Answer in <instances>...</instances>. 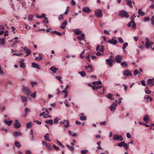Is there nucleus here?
<instances>
[{
    "mask_svg": "<svg viewBox=\"0 0 154 154\" xmlns=\"http://www.w3.org/2000/svg\"><path fill=\"white\" fill-rule=\"evenodd\" d=\"M119 15L121 17H129V15L128 13L123 11H121Z\"/></svg>",
    "mask_w": 154,
    "mask_h": 154,
    "instance_id": "nucleus-4",
    "label": "nucleus"
},
{
    "mask_svg": "<svg viewBox=\"0 0 154 154\" xmlns=\"http://www.w3.org/2000/svg\"><path fill=\"white\" fill-rule=\"evenodd\" d=\"M33 17V16L32 15H29L28 17V20H31L32 19Z\"/></svg>",
    "mask_w": 154,
    "mask_h": 154,
    "instance_id": "nucleus-55",
    "label": "nucleus"
},
{
    "mask_svg": "<svg viewBox=\"0 0 154 154\" xmlns=\"http://www.w3.org/2000/svg\"><path fill=\"white\" fill-rule=\"evenodd\" d=\"M75 34L76 35H78L81 34L82 32V31H80L79 29L75 30Z\"/></svg>",
    "mask_w": 154,
    "mask_h": 154,
    "instance_id": "nucleus-36",
    "label": "nucleus"
},
{
    "mask_svg": "<svg viewBox=\"0 0 154 154\" xmlns=\"http://www.w3.org/2000/svg\"><path fill=\"white\" fill-rule=\"evenodd\" d=\"M89 68L88 70L89 72H92L93 68L91 65H89Z\"/></svg>",
    "mask_w": 154,
    "mask_h": 154,
    "instance_id": "nucleus-48",
    "label": "nucleus"
},
{
    "mask_svg": "<svg viewBox=\"0 0 154 154\" xmlns=\"http://www.w3.org/2000/svg\"><path fill=\"white\" fill-rule=\"evenodd\" d=\"M124 144L123 146L125 148L126 150H127L129 147L127 143H125H125H124Z\"/></svg>",
    "mask_w": 154,
    "mask_h": 154,
    "instance_id": "nucleus-46",
    "label": "nucleus"
},
{
    "mask_svg": "<svg viewBox=\"0 0 154 154\" xmlns=\"http://www.w3.org/2000/svg\"><path fill=\"white\" fill-rule=\"evenodd\" d=\"M145 93L147 94H149L151 92V91L149 90V89H147V90L145 89Z\"/></svg>",
    "mask_w": 154,
    "mask_h": 154,
    "instance_id": "nucleus-50",
    "label": "nucleus"
},
{
    "mask_svg": "<svg viewBox=\"0 0 154 154\" xmlns=\"http://www.w3.org/2000/svg\"><path fill=\"white\" fill-rule=\"evenodd\" d=\"M42 143L45 146V148L48 149L49 151H51L52 149V147L51 146L50 144H48L45 141H42Z\"/></svg>",
    "mask_w": 154,
    "mask_h": 154,
    "instance_id": "nucleus-1",
    "label": "nucleus"
},
{
    "mask_svg": "<svg viewBox=\"0 0 154 154\" xmlns=\"http://www.w3.org/2000/svg\"><path fill=\"white\" fill-rule=\"evenodd\" d=\"M88 150H83L81 151V152L82 154H86L88 152Z\"/></svg>",
    "mask_w": 154,
    "mask_h": 154,
    "instance_id": "nucleus-41",
    "label": "nucleus"
},
{
    "mask_svg": "<svg viewBox=\"0 0 154 154\" xmlns=\"http://www.w3.org/2000/svg\"><path fill=\"white\" fill-rule=\"evenodd\" d=\"M79 117L80 119L81 120H86L87 119L86 117L85 116H81L80 115H79Z\"/></svg>",
    "mask_w": 154,
    "mask_h": 154,
    "instance_id": "nucleus-29",
    "label": "nucleus"
},
{
    "mask_svg": "<svg viewBox=\"0 0 154 154\" xmlns=\"http://www.w3.org/2000/svg\"><path fill=\"white\" fill-rule=\"evenodd\" d=\"M14 144L16 147H17L18 148L20 147L21 146V145L20 144V143L18 141H15Z\"/></svg>",
    "mask_w": 154,
    "mask_h": 154,
    "instance_id": "nucleus-27",
    "label": "nucleus"
},
{
    "mask_svg": "<svg viewBox=\"0 0 154 154\" xmlns=\"http://www.w3.org/2000/svg\"><path fill=\"white\" fill-rule=\"evenodd\" d=\"M60 119L58 118L57 117H56L54 120V122L55 123H57L59 120H60Z\"/></svg>",
    "mask_w": 154,
    "mask_h": 154,
    "instance_id": "nucleus-44",
    "label": "nucleus"
},
{
    "mask_svg": "<svg viewBox=\"0 0 154 154\" xmlns=\"http://www.w3.org/2000/svg\"><path fill=\"white\" fill-rule=\"evenodd\" d=\"M21 100L22 101L25 102L27 100V99L25 97H24L23 96H21Z\"/></svg>",
    "mask_w": 154,
    "mask_h": 154,
    "instance_id": "nucleus-43",
    "label": "nucleus"
},
{
    "mask_svg": "<svg viewBox=\"0 0 154 154\" xmlns=\"http://www.w3.org/2000/svg\"><path fill=\"white\" fill-rule=\"evenodd\" d=\"M91 87L94 90L97 91V86H96L94 85H92Z\"/></svg>",
    "mask_w": 154,
    "mask_h": 154,
    "instance_id": "nucleus-57",
    "label": "nucleus"
},
{
    "mask_svg": "<svg viewBox=\"0 0 154 154\" xmlns=\"http://www.w3.org/2000/svg\"><path fill=\"white\" fill-rule=\"evenodd\" d=\"M67 24V20H66L64 22L61 24L60 28L62 29H64L66 27V26Z\"/></svg>",
    "mask_w": 154,
    "mask_h": 154,
    "instance_id": "nucleus-14",
    "label": "nucleus"
},
{
    "mask_svg": "<svg viewBox=\"0 0 154 154\" xmlns=\"http://www.w3.org/2000/svg\"><path fill=\"white\" fill-rule=\"evenodd\" d=\"M127 1V5L130 7V8H132V2L131 1L128 0Z\"/></svg>",
    "mask_w": 154,
    "mask_h": 154,
    "instance_id": "nucleus-31",
    "label": "nucleus"
},
{
    "mask_svg": "<svg viewBox=\"0 0 154 154\" xmlns=\"http://www.w3.org/2000/svg\"><path fill=\"white\" fill-rule=\"evenodd\" d=\"M49 137V135L48 133H47L44 136V137L45 140L47 141H50V140L48 138Z\"/></svg>",
    "mask_w": 154,
    "mask_h": 154,
    "instance_id": "nucleus-30",
    "label": "nucleus"
},
{
    "mask_svg": "<svg viewBox=\"0 0 154 154\" xmlns=\"http://www.w3.org/2000/svg\"><path fill=\"white\" fill-rule=\"evenodd\" d=\"M45 123L48 124L52 125L53 124V120L51 119L47 120L45 121Z\"/></svg>",
    "mask_w": 154,
    "mask_h": 154,
    "instance_id": "nucleus-25",
    "label": "nucleus"
},
{
    "mask_svg": "<svg viewBox=\"0 0 154 154\" xmlns=\"http://www.w3.org/2000/svg\"><path fill=\"white\" fill-rule=\"evenodd\" d=\"M124 143H125V142L123 141L121 142L120 143H118L117 146L119 147H122V146H123L124 144Z\"/></svg>",
    "mask_w": 154,
    "mask_h": 154,
    "instance_id": "nucleus-45",
    "label": "nucleus"
},
{
    "mask_svg": "<svg viewBox=\"0 0 154 154\" xmlns=\"http://www.w3.org/2000/svg\"><path fill=\"white\" fill-rule=\"evenodd\" d=\"M24 50L27 54L25 56H27L31 54V51L29 49H28L26 47H25L24 48Z\"/></svg>",
    "mask_w": 154,
    "mask_h": 154,
    "instance_id": "nucleus-13",
    "label": "nucleus"
},
{
    "mask_svg": "<svg viewBox=\"0 0 154 154\" xmlns=\"http://www.w3.org/2000/svg\"><path fill=\"white\" fill-rule=\"evenodd\" d=\"M141 83L142 85L143 86H145L146 85V84L144 80H142L141 81Z\"/></svg>",
    "mask_w": 154,
    "mask_h": 154,
    "instance_id": "nucleus-59",
    "label": "nucleus"
},
{
    "mask_svg": "<svg viewBox=\"0 0 154 154\" xmlns=\"http://www.w3.org/2000/svg\"><path fill=\"white\" fill-rule=\"evenodd\" d=\"M147 83L148 85L150 87H152L154 85V81L151 79H148Z\"/></svg>",
    "mask_w": 154,
    "mask_h": 154,
    "instance_id": "nucleus-11",
    "label": "nucleus"
},
{
    "mask_svg": "<svg viewBox=\"0 0 154 154\" xmlns=\"http://www.w3.org/2000/svg\"><path fill=\"white\" fill-rule=\"evenodd\" d=\"M134 75H136L138 73H140V72L137 70H135L133 72Z\"/></svg>",
    "mask_w": 154,
    "mask_h": 154,
    "instance_id": "nucleus-47",
    "label": "nucleus"
},
{
    "mask_svg": "<svg viewBox=\"0 0 154 154\" xmlns=\"http://www.w3.org/2000/svg\"><path fill=\"white\" fill-rule=\"evenodd\" d=\"M25 112L27 113L29 112H30V110L28 109L27 108H26L25 109Z\"/></svg>",
    "mask_w": 154,
    "mask_h": 154,
    "instance_id": "nucleus-62",
    "label": "nucleus"
},
{
    "mask_svg": "<svg viewBox=\"0 0 154 154\" xmlns=\"http://www.w3.org/2000/svg\"><path fill=\"white\" fill-rule=\"evenodd\" d=\"M53 147L56 150H59L60 149V148L59 147H57V146H55L54 145H53Z\"/></svg>",
    "mask_w": 154,
    "mask_h": 154,
    "instance_id": "nucleus-61",
    "label": "nucleus"
},
{
    "mask_svg": "<svg viewBox=\"0 0 154 154\" xmlns=\"http://www.w3.org/2000/svg\"><path fill=\"white\" fill-rule=\"evenodd\" d=\"M4 122L5 125H7L8 126H9L11 124V123L12 122V120L9 121H7L4 120Z\"/></svg>",
    "mask_w": 154,
    "mask_h": 154,
    "instance_id": "nucleus-24",
    "label": "nucleus"
},
{
    "mask_svg": "<svg viewBox=\"0 0 154 154\" xmlns=\"http://www.w3.org/2000/svg\"><path fill=\"white\" fill-rule=\"evenodd\" d=\"M83 11L86 13H88L90 11V9L88 7H85L83 8Z\"/></svg>",
    "mask_w": 154,
    "mask_h": 154,
    "instance_id": "nucleus-22",
    "label": "nucleus"
},
{
    "mask_svg": "<svg viewBox=\"0 0 154 154\" xmlns=\"http://www.w3.org/2000/svg\"><path fill=\"white\" fill-rule=\"evenodd\" d=\"M142 8H140L138 9L137 12V13L139 15L141 16H143L145 15V13L142 11Z\"/></svg>",
    "mask_w": 154,
    "mask_h": 154,
    "instance_id": "nucleus-15",
    "label": "nucleus"
},
{
    "mask_svg": "<svg viewBox=\"0 0 154 154\" xmlns=\"http://www.w3.org/2000/svg\"><path fill=\"white\" fill-rule=\"evenodd\" d=\"M143 120L146 123H148V122L149 120V118L147 114L145 115V116L143 117Z\"/></svg>",
    "mask_w": 154,
    "mask_h": 154,
    "instance_id": "nucleus-20",
    "label": "nucleus"
},
{
    "mask_svg": "<svg viewBox=\"0 0 154 154\" xmlns=\"http://www.w3.org/2000/svg\"><path fill=\"white\" fill-rule=\"evenodd\" d=\"M51 116L50 115H48L47 114H45L43 116V117L45 118L49 117L51 118Z\"/></svg>",
    "mask_w": 154,
    "mask_h": 154,
    "instance_id": "nucleus-58",
    "label": "nucleus"
},
{
    "mask_svg": "<svg viewBox=\"0 0 154 154\" xmlns=\"http://www.w3.org/2000/svg\"><path fill=\"white\" fill-rule=\"evenodd\" d=\"M124 74L125 75L128 76H132V73L130 72L128 70H126L124 71Z\"/></svg>",
    "mask_w": 154,
    "mask_h": 154,
    "instance_id": "nucleus-17",
    "label": "nucleus"
},
{
    "mask_svg": "<svg viewBox=\"0 0 154 154\" xmlns=\"http://www.w3.org/2000/svg\"><path fill=\"white\" fill-rule=\"evenodd\" d=\"M92 84L94 85H101L102 84V83L100 81H98L93 82Z\"/></svg>",
    "mask_w": 154,
    "mask_h": 154,
    "instance_id": "nucleus-34",
    "label": "nucleus"
},
{
    "mask_svg": "<svg viewBox=\"0 0 154 154\" xmlns=\"http://www.w3.org/2000/svg\"><path fill=\"white\" fill-rule=\"evenodd\" d=\"M36 92L35 91L34 92L33 94H31L30 95L31 97L34 98L36 96Z\"/></svg>",
    "mask_w": 154,
    "mask_h": 154,
    "instance_id": "nucleus-49",
    "label": "nucleus"
},
{
    "mask_svg": "<svg viewBox=\"0 0 154 154\" xmlns=\"http://www.w3.org/2000/svg\"><path fill=\"white\" fill-rule=\"evenodd\" d=\"M113 94H109L107 96V97L108 99H110L111 100H114V99L112 98Z\"/></svg>",
    "mask_w": 154,
    "mask_h": 154,
    "instance_id": "nucleus-33",
    "label": "nucleus"
},
{
    "mask_svg": "<svg viewBox=\"0 0 154 154\" xmlns=\"http://www.w3.org/2000/svg\"><path fill=\"white\" fill-rule=\"evenodd\" d=\"M132 23V25L131 26L132 28L134 29H135L136 28V24L134 21H133Z\"/></svg>",
    "mask_w": 154,
    "mask_h": 154,
    "instance_id": "nucleus-39",
    "label": "nucleus"
},
{
    "mask_svg": "<svg viewBox=\"0 0 154 154\" xmlns=\"http://www.w3.org/2000/svg\"><path fill=\"white\" fill-rule=\"evenodd\" d=\"M150 20V18L148 17H145L144 18V21H148Z\"/></svg>",
    "mask_w": 154,
    "mask_h": 154,
    "instance_id": "nucleus-64",
    "label": "nucleus"
},
{
    "mask_svg": "<svg viewBox=\"0 0 154 154\" xmlns=\"http://www.w3.org/2000/svg\"><path fill=\"white\" fill-rule=\"evenodd\" d=\"M144 98V99H146V100L149 99V100L151 101H152V98L150 97L149 96H148L147 97H145Z\"/></svg>",
    "mask_w": 154,
    "mask_h": 154,
    "instance_id": "nucleus-54",
    "label": "nucleus"
},
{
    "mask_svg": "<svg viewBox=\"0 0 154 154\" xmlns=\"http://www.w3.org/2000/svg\"><path fill=\"white\" fill-rule=\"evenodd\" d=\"M39 55L40 56V57H36L35 58V59L37 60H38V61H40V60H41L42 59V56H41V55L39 54Z\"/></svg>",
    "mask_w": 154,
    "mask_h": 154,
    "instance_id": "nucleus-42",
    "label": "nucleus"
},
{
    "mask_svg": "<svg viewBox=\"0 0 154 154\" xmlns=\"http://www.w3.org/2000/svg\"><path fill=\"white\" fill-rule=\"evenodd\" d=\"M101 143L100 141H99L97 143V144L98 145V146L97 147V149H102V148L100 146V144Z\"/></svg>",
    "mask_w": 154,
    "mask_h": 154,
    "instance_id": "nucleus-40",
    "label": "nucleus"
},
{
    "mask_svg": "<svg viewBox=\"0 0 154 154\" xmlns=\"http://www.w3.org/2000/svg\"><path fill=\"white\" fill-rule=\"evenodd\" d=\"M119 42L121 43H123L124 42L123 40L121 37H120L119 38Z\"/></svg>",
    "mask_w": 154,
    "mask_h": 154,
    "instance_id": "nucleus-56",
    "label": "nucleus"
},
{
    "mask_svg": "<svg viewBox=\"0 0 154 154\" xmlns=\"http://www.w3.org/2000/svg\"><path fill=\"white\" fill-rule=\"evenodd\" d=\"M15 123L14 125V127L16 128H19L20 126V124L18 120L16 119L15 121Z\"/></svg>",
    "mask_w": 154,
    "mask_h": 154,
    "instance_id": "nucleus-9",
    "label": "nucleus"
},
{
    "mask_svg": "<svg viewBox=\"0 0 154 154\" xmlns=\"http://www.w3.org/2000/svg\"><path fill=\"white\" fill-rule=\"evenodd\" d=\"M23 91L27 95H29L30 93V91L29 88L27 87L23 86L22 88Z\"/></svg>",
    "mask_w": 154,
    "mask_h": 154,
    "instance_id": "nucleus-3",
    "label": "nucleus"
},
{
    "mask_svg": "<svg viewBox=\"0 0 154 154\" xmlns=\"http://www.w3.org/2000/svg\"><path fill=\"white\" fill-rule=\"evenodd\" d=\"M66 146L70 150L72 151H73L74 148L73 147L71 146H70L69 145H66Z\"/></svg>",
    "mask_w": 154,
    "mask_h": 154,
    "instance_id": "nucleus-38",
    "label": "nucleus"
},
{
    "mask_svg": "<svg viewBox=\"0 0 154 154\" xmlns=\"http://www.w3.org/2000/svg\"><path fill=\"white\" fill-rule=\"evenodd\" d=\"M79 73L82 77H85L86 75V74L83 71L79 72Z\"/></svg>",
    "mask_w": 154,
    "mask_h": 154,
    "instance_id": "nucleus-32",
    "label": "nucleus"
},
{
    "mask_svg": "<svg viewBox=\"0 0 154 154\" xmlns=\"http://www.w3.org/2000/svg\"><path fill=\"white\" fill-rule=\"evenodd\" d=\"M56 78L59 81H60L61 82V83H62V81L61 80V77L58 76H57L56 77Z\"/></svg>",
    "mask_w": 154,
    "mask_h": 154,
    "instance_id": "nucleus-53",
    "label": "nucleus"
},
{
    "mask_svg": "<svg viewBox=\"0 0 154 154\" xmlns=\"http://www.w3.org/2000/svg\"><path fill=\"white\" fill-rule=\"evenodd\" d=\"M108 42H109L110 44H112L114 45H116L117 43V40L113 38H112L111 39H109L108 41Z\"/></svg>",
    "mask_w": 154,
    "mask_h": 154,
    "instance_id": "nucleus-10",
    "label": "nucleus"
},
{
    "mask_svg": "<svg viewBox=\"0 0 154 154\" xmlns=\"http://www.w3.org/2000/svg\"><path fill=\"white\" fill-rule=\"evenodd\" d=\"M102 10L100 9H97L95 11V13L96 16L98 17H102V14L101 12Z\"/></svg>",
    "mask_w": 154,
    "mask_h": 154,
    "instance_id": "nucleus-6",
    "label": "nucleus"
},
{
    "mask_svg": "<svg viewBox=\"0 0 154 154\" xmlns=\"http://www.w3.org/2000/svg\"><path fill=\"white\" fill-rule=\"evenodd\" d=\"M50 69L51 70L53 73H55L57 72V70H58V69L54 66H52Z\"/></svg>",
    "mask_w": 154,
    "mask_h": 154,
    "instance_id": "nucleus-16",
    "label": "nucleus"
},
{
    "mask_svg": "<svg viewBox=\"0 0 154 154\" xmlns=\"http://www.w3.org/2000/svg\"><path fill=\"white\" fill-rule=\"evenodd\" d=\"M52 32L57 35H58L59 36H61L62 35V34L60 32H57L56 31H53Z\"/></svg>",
    "mask_w": 154,
    "mask_h": 154,
    "instance_id": "nucleus-37",
    "label": "nucleus"
},
{
    "mask_svg": "<svg viewBox=\"0 0 154 154\" xmlns=\"http://www.w3.org/2000/svg\"><path fill=\"white\" fill-rule=\"evenodd\" d=\"M43 22L46 23H48V21L47 17H45V19L43 21Z\"/></svg>",
    "mask_w": 154,
    "mask_h": 154,
    "instance_id": "nucleus-60",
    "label": "nucleus"
},
{
    "mask_svg": "<svg viewBox=\"0 0 154 154\" xmlns=\"http://www.w3.org/2000/svg\"><path fill=\"white\" fill-rule=\"evenodd\" d=\"M5 38L4 37H3L2 38H0V44L3 45H5Z\"/></svg>",
    "mask_w": 154,
    "mask_h": 154,
    "instance_id": "nucleus-21",
    "label": "nucleus"
},
{
    "mask_svg": "<svg viewBox=\"0 0 154 154\" xmlns=\"http://www.w3.org/2000/svg\"><path fill=\"white\" fill-rule=\"evenodd\" d=\"M20 63V67L21 68H24L25 67V65L24 62V60H21L19 62Z\"/></svg>",
    "mask_w": 154,
    "mask_h": 154,
    "instance_id": "nucleus-19",
    "label": "nucleus"
},
{
    "mask_svg": "<svg viewBox=\"0 0 154 154\" xmlns=\"http://www.w3.org/2000/svg\"><path fill=\"white\" fill-rule=\"evenodd\" d=\"M32 66L33 68H37L38 69H40V68L38 65L35 63L33 62L32 63Z\"/></svg>",
    "mask_w": 154,
    "mask_h": 154,
    "instance_id": "nucleus-18",
    "label": "nucleus"
},
{
    "mask_svg": "<svg viewBox=\"0 0 154 154\" xmlns=\"http://www.w3.org/2000/svg\"><path fill=\"white\" fill-rule=\"evenodd\" d=\"M128 44L127 42H125L123 44V45L122 49L125 52V49L128 46Z\"/></svg>",
    "mask_w": 154,
    "mask_h": 154,
    "instance_id": "nucleus-26",
    "label": "nucleus"
},
{
    "mask_svg": "<svg viewBox=\"0 0 154 154\" xmlns=\"http://www.w3.org/2000/svg\"><path fill=\"white\" fill-rule=\"evenodd\" d=\"M85 37V35L84 34H82L81 35L77 37V38L79 39H82L83 40L84 39V38Z\"/></svg>",
    "mask_w": 154,
    "mask_h": 154,
    "instance_id": "nucleus-28",
    "label": "nucleus"
},
{
    "mask_svg": "<svg viewBox=\"0 0 154 154\" xmlns=\"http://www.w3.org/2000/svg\"><path fill=\"white\" fill-rule=\"evenodd\" d=\"M106 61L107 62L108 65L110 67H111L113 66V64L112 62L111 61V59H107L106 60Z\"/></svg>",
    "mask_w": 154,
    "mask_h": 154,
    "instance_id": "nucleus-23",
    "label": "nucleus"
},
{
    "mask_svg": "<svg viewBox=\"0 0 154 154\" xmlns=\"http://www.w3.org/2000/svg\"><path fill=\"white\" fill-rule=\"evenodd\" d=\"M60 124H63L64 125V127L65 128H68L69 125V121L67 120H64L63 121H61L60 122Z\"/></svg>",
    "mask_w": 154,
    "mask_h": 154,
    "instance_id": "nucleus-2",
    "label": "nucleus"
},
{
    "mask_svg": "<svg viewBox=\"0 0 154 154\" xmlns=\"http://www.w3.org/2000/svg\"><path fill=\"white\" fill-rule=\"evenodd\" d=\"M122 57L119 55H117L115 57V60L116 62L118 63H120L122 60Z\"/></svg>",
    "mask_w": 154,
    "mask_h": 154,
    "instance_id": "nucleus-7",
    "label": "nucleus"
},
{
    "mask_svg": "<svg viewBox=\"0 0 154 154\" xmlns=\"http://www.w3.org/2000/svg\"><path fill=\"white\" fill-rule=\"evenodd\" d=\"M151 23L154 25V16H153L151 18Z\"/></svg>",
    "mask_w": 154,
    "mask_h": 154,
    "instance_id": "nucleus-52",
    "label": "nucleus"
},
{
    "mask_svg": "<svg viewBox=\"0 0 154 154\" xmlns=\"http://www.w3.org/2000/svg\"><path fill=\"white\" fill-rule=\"evenodd\" d=\"M31 126V123L30 122L27 123L26 125V127L28 128L30 127Z\"/></svg>",
    "mask_w": 154,
    "mask_h": 154,
    "instance_id": "nucleus-51",
    "label": "nucleus"
},
{
    "mask_svg": "<svg viewBox=\"0 0 154 154\" xmlns=\"http://www.w3.org/2000/svg\"><path fill=\"white\" fill-rule=\"evenodd\" d=\"M136 17V16L135 15H133L131 17V19L132 20V21H131L132 22L133 21H134V18Z\"/></svg>",
    "mask_w": 154,
    "mask_h": 154,
    "instance_id": "nucleus-63",
    "label": "nucleus"
},
{
    "mask_svg": "<svg viewBox=\"0 0 154 154\" xmlns=\"http://www.w3.org/2000/svg\"><path fill=\"white\" fill-rule=\"evenodd\" d=\"M13 134L14 137H17L18 136L21 137L22 134V133L19 131H14L13 132Z\"/></svg>",
    "mask_w": 154,
    "mask_h": 154,
    "instance_id": "nucleus-8",
    "label": "nucleus"
},
{
    "mask_svg": "<svg viewBox=\"0 0 154 154\" xmlns=\"http://www.w3.org/2000/svg\"><path fill=\"white\" fill-rule=\"evenodd\" d=\"M116 106L117 104H116L115 102H114L111 105V106L109 107V109H110L111 111H112L113 110L114 111L116 108Z\"/></svg>",
    "mask_w": 154,
    "mask_h": 154,
    "instance_id": "nucleus-12",
    "label": "nucleus"
},
{
    "mask_svg": "<svg viewBox=\"0 0 154 154\" xmlns=\"http://www.w3.org/2000/svg\"><path fill=\"white\" fill-rule=\"evenodd\" d=\"M113 139L114 140H120V141H122L123 140V137L118 134L114 135L113 137Z\"/></svg>",
    "mask_w": 154,
    "mask_h": 154,
    "instance_id": "nucleus-5",
    "label": "nucleus"
},
{
    "mask_svg": "<svg viewBox=\"0 0 154 154\" xmlns=\"http://www.w3.org/2000/svg\"><path fill=\"white\" fill-rule=\"evenodd\" d=\"M121 64L122 66L124 67H127L128 66L127 64L125 61L121 62Z\"/></svg>",
    "mask_w": 154,
    "mask_h": 154,
    "instance_id": "nucleus-35",
    "label": "nucleus"
}]
</instances>
